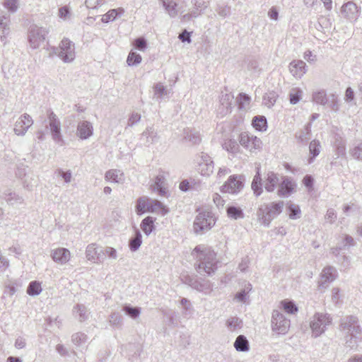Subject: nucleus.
<instances>
[{"mask_svg": "<svg viewBox=\"0 0 362 362\" xmlns=\"http://www.w3.org/2000/svg\"><path fill=\"white\" fill-rule=\"evenodd\" d=\"M277 95L275 93H269L264 96V102L268 107H272L276 103Z\"/></svg>", "mask_w": 362, "mask_h": 362, "instance_id": "nucleus-57", "label": "nucleus"}, {"mask_svg": "<svg viewBox=\"0 0 362 362\" xmlns=\"http://www.w3.org/2000/svg\"><path fill=\"white\" fill-rule=\"evenodd\" d=\"M102 252L103 255H105L110 259H116L117 258V252L114 247H105Z\"/></svg>", "mask_w": 362, "mask_h": 362, "instance_id": "nucleus-60", "label": "nucleus"}, {"mask_svg": "<svg viewBox=\"0 0 362 362\" xmlns=\"http://www.w3.org/2000/svg\"><path fill=\"white\" fill-rule=\"evenodd\" d=\"M243 320L236 316L230 317L226 321V326L229 332H238L242 327Z\"/></svg>", "mask_w": 362, "mask_h": 362, "instance_id": "nucleus-27", "label": "nucleus"}, {"mask_svg": "<svg viewBox=\"0 0 362 362\" xmlns=\"http://www.w3.org/2000/svg\"><path fill=\"white\" fill-rule=\"evenodd\" d=\"M48 33V30L45 28L35 24L31 25L28 32V40L30 47L33 49H37L40 44L45 41Z\"/></svg>", "mask_w": 362, "mask_h": 362, "instance_id": "nucleus-9", "label": "nucleus"}, {"mask_svg": "<svg viewBox=\"0 0 362 362\" xmlns=\"http://www.w3.org/2000/svg\"><path fill=\"white\" fill-rule=\"evenodd\" d=\"M9 25L10 16L7 13L0 16V31L1 32L0 39L4 44L6 43V37L10 33Z\"/></svg>", "mask_w": 362, "mask_h": 362, "instance_id": "nucleus-23", "label": "nucleus"}, {"mask_svg": "<svg viewBox=\"0 0 362 362\" xmlns=\"http://www.w3.org/2000/svg\"><path fill=\"white\" fill-rule=\"evenodd\" d=\"M122 322V316L118 313H113L110 315L109 322L112 326H119Z\"/></svg>", "mask_w": 362, "mask_h": 362, "instance_id": "nucleus-58", "label": "nucleus"}, {"mask_svg": "<svg viewBox=\"0 0 362 362\" xmlns=\"http://www.w3.org/2000/svg\"><path fill=\"white\" fill-rule=\"evenodd\" d=\"M192 288L205 294L209 293L211 291L210 282L204 279H197L196 282L192 284Z\"/></svg>", "mask_w": 362, "mask_h": 362, "instance_id": "nucleus-33", "label": "nucleus"}, {"mask_svg": "<svg viewBox=\"0 0 362 362\" xmlns=\"http://www.w3.org/2000/svg\"><path fill=\"white\" fill-rule=\"evenodd\" d=\"M313 101L317 104L325 105L328 103V96L326 94L325 90H320L315 91L313 93Z\"/></svg>", "mask_w": 362, "mask_h": 362, "instance_id": "nucleus-37", "label": "nucleus"}, {"mask_svg": "<svg viewBox=\"0 0 362 362\" xmlns=\"http://www.w3.org/2000/svg\"><path fill=\"white\" fill-rule=\"evenodd\" d=\"M284 206L283 201L262 204L257 210V216L261 223L268 227L271 221L282 212Z\"/></svg>", "mask_w": 362, "mask_h": 362, "instance_id": "nucleus-3", "label": "nucleus"}, {"mask_svg": "<svg viewBox=\"0 0 362 362\" xmlns=\"http://www.w3.org/2000/svg\"><path fill=\"white\" fill-rule=\"evenodd\" d=\"M3 6L8 12L14 13L18 9V0H4Z\"/></svg>", "mask_w": 362, "mask_h": 362, "instance_id": "nucleus-50", "label": "nucleus"}, {"mask_svg": "<svg viewBox=\"0 0 362 362\" xmlns=\"http://www.w3.org/2000/svg\"><path fill=\"white\" fill-rule=\"evenodd\" d=\"M136 212L141 215L146 212H158L165 215L168 212L165 206L159 201L147 197H141L136 201Z\"/></svg>", "mask_w": 362, "mask_h": 362, "instance_id": "nucleus-5", "label": "nucleus"}, {"mask_svg": "<svg viewBox=\"0 0 362 362\" xmlns=\"http://www.w3.org/2000/svg\"><path fill=\"white\" fill-rule=\"evenodd\" d=\"M296 184L293 180L287 176L282 177V180L279 183L277 194L279 197H288L293 192Z\"/></svg>", "mask_w": 362, "mask_h": 362, "instance_id": "nucleus-17", "label": "nucleus"}, {"mask_svg": "<svg viewBox=\"0 0 362 362\" xmlns=\"http://www.w3.org/2000/svg\"><path fill=\"white\" fill-rule=\"evenodd\" d=\"M279 183V178L278 175L273 172H269L265 180L264 181V186L267 192H272L275 190Z\"/></svg>", "mask_w": 362, "mask_h": 362, "instance_id": "nucleus-24", "label": "nucleus"}, {"mask_svg": "<svg viewBox=\"0 0 362 362\" xmlns=\"http://www.w3.org/2000/svg\"><path fill=\"white\" fill-rule=\"evenodd\" d=\"M215 223L216 220L211 212H199L194 221V231L197 234L204 233L210 230Z\"/></svg>", "mask_w": 362, "mask_h": 362, "instance_id": "nucleus-7", "label": "nucleus"}, {"mask_svg": "<svg viewBox=\"0 0 362 362\" xmlns=\"http://www.w3.org/2000/svg\"><path fill=\"white\" fill-rule=\"evenodd\" d=\"M141 136L146 139L145 144L147 145L156 143L158 140L157 132L153 127H148L142 133Z\"/></svg>", "mask_w": 362, "mask_h": 362, "instance_id": "nucleus-29", "label": "nucleus"}, {"mask_svg": "<svg viewBox=\"0 0 362 362\" xmlns=\"http://www.w3.org/2000/svg\"><path fill=\"white\" fill-rule=\"evenodd\" d=\"M303 91L300 88L293 89L290 94V103L293 105L298 103L301 99Z\"/></svg>", "mask_w": 362, "mask_h": 362, "instance_id": "nucleus-53", "label": "nucleus"}, {"mask_svg": "<svg viewBox=\"0 0 362 362\" xmlns=\"http://www.w3.org/2000/svg\"><path fill=\"white\" fill-rule=\"evenodd\" d=\"M327 105L333 111L337 112L339 110V100L337 95L335 94H330L328 96Z\"/></svg>", "mask_w": 362, "mask_h": 362, "instance_id": "nucleus-51", "label": "nucleus"}, {"mask_svg": "<svg viewBox=\"0 0 362 362\" xmlns=\"http://www.w3.org/2000/svg\"><path fill=\"white\" fill-rule=\"evenodd\" d=\"M202 12V11H201L200 9H196L194 8V9L191 12L182 15L180 16V20L182 22H188L191 21L192 18H197L199 15H201Z\"/></svg>", "mask_w": 362, "mask_h": 362, "instance_id": "nucleus-54", "label": "nucleus"}, {"mask_svg": "<svg viewBox=\"0 0 362 362\" xmlns=\"http://www.w3.org/2000/svg\"><path fill=\"white\" fill-rule=\"evenodd\" d=\"M223 148L231 153H237L239 152V144L234 139L226 141L223 144Z\"/></svg>", "mask_w": 362, "mask_h": 362, "instance_id": "nucleus-45", "label": "nucleus"}, {"mask_svg": "<svg viewBox=\"0 0 362 362\" xmlns=\"http://www.w3.org/2000/svg\"><path fill=\"white\" fill-rule=\"evenodd\" d=\"M240 144L250 151L259 150L262 148L260 139L247 132H242L239 136Z\"/></svg>", "mask_w": 362, "mask_h": 362, "instance_id": "nucleus-11", "label": "nucleus"}, {"mask_svg": "<svg viewBox=\"0 0 362 362\" xmlns=\"http://www.w3.org/2000/svg\"><path fill=\"white\" fill-rule=\"evenodd\" d=\"M234 348L237 351L246 352L250 349V343L244 335H238L235 339L234 344Z\"/></svg>", "mask_w": 362, "mask_h": 362, "instance_id": "nucleus-28", "label": "nucleus"}, {"mask_svg": "<svg viewBox=\"0 0 362 362\" xmlns=\"http://www.w3.org/2000/svg\"><path fill=\"white\" fill-rule=\"evenodd\" d=\"M133 45L136 49L144 52L147 47V42L144 37H141L134 40Z\"/></svg>", "mask_w": 362, "mask_h": 362, "instance_id": "nucleus-55", "label": "nucleus"}, {"mask_svg": "<svg viewBox=\"0 0 362 362\" xmlns=\"http://www.w3.org/2000/svg\"><path fill=\"white\" fill-rule=\"evenodd\" d=\"M252 124L253 127L259 132L266 131L267 128V121L264 116H255L252 119Z\"/></svg>", "mask_w": 362, "mask_h": 362, "instance_id": "nucleus-36", "label": "nucleus"}, {"mask_svg": "<svg viewBox=\"0 0 362 362\" xmlns=\"http://www.w3.org/2000/svg\"><path fill=\"white\" fill-rule=\"evenodd\" d=\"M192 255L197 260L196 269L200 274L211 275L217 269L216 254L204 245H197Z\"/></svg>", "mask_w": 362, "mask_h": 362, "instance_id": "nucleus-1", "label": "nucleus"}, {"mask_svg": "<svg viewBox=\"0 0 362 362\" xmlns=\"http://www.w3.org/2000/svg\"><path fill=\"white\" fill-rule=\"evenodd\" d=\"M219 101L218 114L223 117L232 112L234 95L231 93H222Z\"/></svg>", "mask_w": 362, "mask_h": 362, "instance_id": "nucleus-13", "label": "nucleus"}, {"mask_svg": "<svg viewBox=\"0 0 362 362\" xmlns=\"http://www.w3.org/2000/svg\"><path fill=\"white\" fill-rule=\"evenodd\" d=\"M154 97L157 99H163L168 95V90L162 83H157L153 87Z\"/></svg>", "mask_w": 362, "mask_h": 362, "instance_id": "nucleus-49", "label": "nucleus"}, {"mask_svg": "<svg viewBox=\"0 0 362 362\" xmlns=\"http://www.w3.org/2000/svg\"><path fill=\"white\" fill-rule=\"evenodd\" d=\"M250 101V97L248 95L243 93H240L237 98L238 108L240 110H245L248 107Z\"/></svg>", "mask_w": 362, "mask_h": 362, "instance_id": "nucleus-46", "label": "nucleus"}, {"mask_svg": "<svg viewBox=\"0 0 362 362\" xmlns=\"http://www.w3.org/2000/svg\"><path fill=\"white\" fill-rule=\"evenodd\" d=\"M50 56L56 55L64 63L73 62L76 57L75 45L68 38H64L58 47L50 48Z\"/></svg>", "mask_w": 362, "mask_h": 362, "instance_id": "nucleus-4", "label": "nucleus"}, {"mask_svg": "<svg viewBox=\"0 0 362 362\" xmlns=\"http://www.w3.org/2000/svg\"><path fill=\"white\" fill-rule=\"evenodd\" d=\"M351 154L354 158L362 160V142L351 150Z\"/></svg>", "mask_w": 362, "mask_h": 362, "instance_id": "nucleus-61", "label": "nucleus"}, {"mask_svg": "<svg viewBox=\"0 0 362 362\" xmlns=\"http://www.w3.org/2000/svg\"><path fill=\"white\" fill-rule=\"evenodd\" d=\"M6 201L8 204H21L23 202V198L16 192H8L4 193Z\"/></svg>", "mask_w": 362, "mask_h": 362, "instance_id": "nucleus-39", "label": "nucleus"}, {"mask_svg": "<svg viewBox=\"0 0 362 362\" xmlns=\"http://www.w3.org/2000/svg\"><path fill=\"white\" fill-rule=\"evenodd\" d=\"M354 98H355V94H354L353 89L351 87H348L345 91V95H344L345 102L347 103H353V104L355 105L356 103L354 102Z\"/></svg>", "mask_w": 362, "mask_h": 362, "instance_id": "nucleus-62", "label": "nucleus"}, {"mask_svg": "<svg viewBox=\"0 0 362 362\" xmlns=\"http://www.w3.org/2000/svg\"><path fill=\"white\" fill-rule=\"evenodd\" d=\"M216 12L221 17L226 18L230 14V7L226 5H219L216 8Z\"/></svg>", "mask_w": 362, "mask_h": 362, "instance_id": "nucleus-59", "label": "nucleus"}, {"mask_svg": "<svg viewBox=\"0 0 362 362\" xmlns=\"http://www.w3.org/2000/svg\"><path fill=\"white\" fill-rule=\"evenodd\" d=\"M332 321V317L327 313H315L309 320V326L312 331V337L317 338L322 335L327 329V327L331 325Z\"/></svg>", "mask_w": 362, "mask_h": 362, "instance_id": "nucleus-6", "label": "nucleus"}, {"mask_svg": "<svg viewBox=\"0 0 362 362\" xmlns=\"http://www.w3.org/2000/svg\"><path fill=\"white\" fill-rule=\"evenodd\" d=\"M33 124L32 117L28 114L24 113L16 122L13 131L16 135L23 136Z\"/></svg>", "mask_w": 362, "mask_h": 362, "instance_id": "nucleus-14", "label": "nucleus"}, {"mask_svg": "<svg viewBox=\"0 0 362 362\" xmlns=\"http://www.w3.org/2000/svg\"><path fill=\"white\" fill-rule=\"evenodd\" d=\"M88 337L83 332H76L71 336L72 342L78 347L83 346L88 341Z\"/></svg>", "mask_w": 362, "mask_h": 362, "instance_id": "nucleus-41", "label": "nucleus"}, {"mask_svg": "<svg viewBox=\"0 0 362 362\" xmlns=\"http://www.w3.org/2000/svg\"><path fill=\"white\" fill-rule=\"evenodd\" d=\"M51 257L57 264H64L69 261L71 254L68 249L59 247L52 251Z\"/></svg>", "mask_w": 362, "mask_h": 362, "instance_id": "nucleus-21", "label": "nucleus"}, {"mask_svg": "<svg viewBox=\"0 0 362 362\" xmlns=\"http://www.w3.org/2000/svg\"><path fill=\"white\" fill-rule=\"evenodd\" d=\"M288 211L289 213V218L291 219H297L300 218V207L294 204H289L288 206Z\"/></svg>", "mask_w": 362, "mask_h": 362, "instance_id": "nucleus-52", "label": "nucleus"}, {"mask_svg": "<svg viewBox=\"0 0 362 362\" xmlns=\"http://www.w3.org/2000/svg\"><path fill=\"white\" fill-rule=\"evenodd\" d=\"M93 133L92 124L88 121H81L78 123L76 135L83 140L90 138Z\"/></svg>", "mask_w": 362, "mask_h": 362, "instance_id": "nucleus-19", "label": "nucleus"}, {"mask_svg": "<svg viewBox=\"0 0 362 362\" xmlns=\"http://www.w3.org/2000/svg\"><path fill=\"white\" fill-rule=\"evenodd\" d=\"M244 187V178L241 175H230L225 184L221 187V191L223 193L238 194Z\"/></svg>", "mask_w": 362, "mask_h": 362, "instance_id": "nucleus-10", "label": "nucleus"}, {"mask_svg": "<svg viewBox=\"0 0 362 362\" xmlns=\"http://www.w3.org/2000/svg\"><path fill=\"white\" fill-rule=\"evenodd\" d=\"M105 178L107 181L115 183H122L124 181V175L119 170L112 169L105 173Z\"/></svg>", "mask_w": 362, "mask_h": 362, "instance_id": "nucleus-26", "label": "nucleus"}, {"mask_svg": "<svg viewBox=\"0 0 362 362\" xmlns=\"http://www.w3.org/2000/svg\"><path fill=\"white\" fill-rule=\"evenodd\" d=\"M162 3L163 6L171 18H175L178 13H182L183 11H180L181 8H177V4L173 0H159Z\"/></svg>", "mask_w": 362, "mask_h": 362, "instance_id": "nucleus-25", "label": "nucleus"}, {"mask_svg": "<svg viewBox=\"0 0 362 362\" xmlns=\"http://www.w3.org/2000/svg\"><path fill=\"white\" fill-rule=\"evenodd\" d=\"M49 127L52 134V139L59 143L62 141L61 134V122L58 117L52 111L48 114Z\"/></svg>", "mask_w": 362, "mask_h": 362, "instance_id": "nucleus-12", "label": "nucleus"}, {"mask_svg": "<svg viewBox=\"0 0 362 362\" xmlns=\"http://www.w3.org/2000/svg\"><path fill=\"white\" fill-rule=\"evenodd\" d=\"M74 314L80 322H83L88 318L89 312L86 307L83 304H77L73 310Z\"/></svg>", "mask_w": 362, "mask_h": 362, "instance_id": "nucleus-31", "label": "nucleus"}, {"mask_svg": "<svg viewBox=\"0 0 362 362\" xmlns=\"http://www.w3.org/2000/svg\"><path fill=\"white\" fill-rule=\"evenodd\" d=\"M184 139L192 144H197L201 141L200 134L198 131L192 129L184 130Z\"/></svg>", "mask_w": 362, "mask_h": 362, "instance_id": "nucleus-30", "label": "nucleus"}, {"mask_svg": "<svg viewBox=\"0 0 362 362\" xmlns=\"http://www.w3.org/2000/svg\"><path fill=\"white\" fill-rule=\"evenodd\" d=\"M141 56L134 51H131L127 57V63L129 66H136L141 63Z\"/></svg>", "mask_w": 362, "mask_h": 362, "instance_id": "nucleus-48", "label": "nucleus"}, {"mask_svg": "<svg viewBox=\"0 0 362 362\" xmlns=\"http://www.w3.org/2000/svg\"><path fill=\"white\" fill-rule=\"evenodd\" d=\"M98 249L99 248L95 247V244H90L88 245L86 250V254L88 260L95 259Z\"/></svg>", "mask_w": 362, "mask_h": 362, "instance_id": "nucleus-56", "label": "nucleus"}, {"mask_svg": "<svg viewBox=\"0 0 362 362\" xmlns=\"http://www.w3.org/2000/svg\"><path fill=\"white\" fill-rule=\"evenodd\" d=\"M339 329L346 338V346L351 349H356L361 339V327L355 315H346L341 318Z\"/></svg>", "mask_w": 362, "mask_h": 362, "instance_id": "nucleus-2", "label": "nucleus"}, {"mask_svg": "<svg viewBox=\"0 0 362 362\" xmlns=\"http://www.w3.org/2000/svg\"><path fill=\"white\" fill-rule=\"evenodd\" d=\"M42 291L41 283L37 281H32L27 288V293L31 296L39 295Z\"/></svg>", "mask_w": 362, "mask_h": 362, "instance_id": "nucleus-38", "label": "nucleus"}, {"mask_svg": "<svg viewBox=\"0 0 362 362\" xmlns=\"http://www.w3.org/2000/svg\"><path fill=\"white\" fill-rule=\"evenodd\" d=\"M151 188L153 191L157 192L160 196L167 194L165 177L163 173H160L156 176L153 183L151 185Z\"/></svg>", "mask_w": 362, "mask_h": 362, "instance_id": "nucleus-20", "label": "nucleus"}, {"mask_svg": "<svg viewBox=\"0 0 362 362\" xmlns=\"http://www.w3.org/2000/svg\"><path fill=\"white\" fill-rule=\"evenodd\" d=\"M291 74L297 78H300L306 72V64L302 60H293L289 64Z\"/></svg>", "mask_w": 362, "mask_h": 362, "instance_id": "nucleus-22", "label": "nucleus"}, {"mask_svg": "<svg viewBox=\"0 0 362 362\" xmlns=\"http://www.w3.org/2000/svg\"><path fill=\"white\" fill-rule=\"evenodd\" d=\"M124 11L123 8L118 9H112L110 10L107 13H106L102 18V21L105 23H107L109 21H112L116 19L117 16L119 14L124 13Z\"/></svg>", "mask_w": 362, "mask_h": 362, "instance_id": "nucleus-43", "label": "nucleus"}, {"mask_svg": "<svg viewBox=\"0 0 362 362\" xmlns=\"http://www.w3.org/2000/svg\"><path fill=\"white\" fill-rule=\"evenodd\" d=\"M192 4L196 9L204 11L209 6V1L206 0H192Z\"/></svg>", "mask_w": 362, "mask_h": 362, "instance_id": "nucleus-64", "label": "nucleus"}, {"mask_svg": "<svg viewBox=\"0 0 362 362\" xmlns=\"http://www.w3.org/2000/svg\"><path fill=\"white\" fill-rule=\"evenodd\" d=\"M142 236L139 230H136L134 237L129 240V247L132 252H136L142 243Z\"/></svg>", "mask_w": 362, "mask_h": 362, "instance_id": "nucleus-35", "label": "nucleus"}, {"mask_svg": "<svg viewBox=\"0 0 362 362\" xmlns=\"http://www.w3.org/2000/svg\"><path fill=\"white\" fill-rule=\"evenodd\" d=\"M283 309L288 314H295L298 312V307L291 300H284L281 302Z\"/></svg>", "mask_w": 362, "mask_h": 362, "instance_id": "nucleus-47", "label": "nucleus"}, {"mask_svg": "<svg viewBox=\"0 0 362 362\" xmlns=\"http://www.w3.org/2000/svg\"><path fill=\"white\" fill-rule=\"evenodd\" d=\"M156 218L152 216H147L142 220L141 223V228L143 232L146 235H149L151 232L154 230V221Z\"/></svg>", "mask_w": 362, "mask_h": 362, "instance_id": "nucleus-32", "label": "nucleus"}, {"mask_svg": "<svg viewBox=\"0 0 362 362\" xmlns=\"http://www.w3.org/2000/svg\"><path fill=\"white\" fill-rule=\"evenodd\" d=\"M105 0H86L85 4L88 8L95 9L102 6Z\"/></svg>", "mask_w": 362, "mask_h": 362, "instance_id": "nucleus-63", "label": "nucleus"}, {"mask_svg": "<svg viewBox=\"0 0 362 362\" xmlns=\"http://www.w3.org/2000/svg\"><path fill=\"white\" fill-rule=\"evenodd\" d=\"M262 178L260 177V175L259 173H257V175H255V176L254 177L251 185V187L255 196L258 197L262 194Z\"/></svg>", "mask_w": 362, "mask_h": 362, "instance_id": "nucleus-40", "label": "nucleus"}, {"mask_svg": "<svg viewBox=\"0 0 362 362\" xmlns=\"http://www.w3.org/2000/svg\"><path fill=\"white\" fill-rule=\"evenodd\" d=\"M197 170L204 176H209L214 171V162L206 153H202L197 161Z\"/></svg>", "mask_w": 362, "mask_h": 362, "instance_id": "nucleus-15", "label": "nucleus"}, {"mask_svg": "<svg viewBox=\"0 0 362 362\" xmlns=\"http://www.w3.org/2000/svg\"><path fill=\"white\" fill-rule=\"evenodd\" d=\"M337 271L332 266L325 267L320 274L319 287L326 288L328 284L334 281L337 277Z\"/></svg>", "mask_w": 362, "mask_h": 362, "instance_id": "nucleus-16", "label": "nucleus"}, {"mask_svg": "<svg viewBox=\"0 0 362 362\" xmlns=\"http://www.w3.org/2000/svg\"><path fill=\"white\" fill-rule=\"evenodd\" d=\"M320 144L317 140H313L309 145V151L310 153L312 155V157L309 159V163L313 162V160L319 155L320 152Z\"/></svg>", "mask_w": 362, "mask_h": 362, "instance_id": "nucleus-44", "label": "nucleus"}, {"mask_svg": "<svg viewBox=\"0 0 362 362\" xmlns=\"http://www.w3.org/2000/svg\"><path fill=\"white\" fill-rule=\"evenodd\" d=\"M290 320L286 318L284 315L277 310L272 314L271 327L272 332L277 334H286L290 328Z\"/></svg>", "mask_w": 362, "mask_h": 362, "instance_id": "nucleus-8", "label": "nucleus"}, {"mask_svg": "<svg viewBox=\"0 0 362 362\" xmlns=\"http://www.w3.org/2000/svg\"><path fill=\"white\" fill-rule=\"evenodd\" d=\"M341 11L343 16L351 21H356L360 13L358 6L353 1L344 4L341 7Z\"/></svg>", "mask_w": 362, "mask_h": 362, "instance_id": "nucleus-18", "label": "nucleus"}, {"mask_svg": "<svg viewBox=\"0 0 362 362\" xmlns=\"http://www.w3.org/2000/svg\"><path fill=\"white\" fill-rule=\"evenodd\" d=\"M124 313L133 320L138 318L141 314V309L139 307H133L130 304H124L122 306Z\"/></svg>", "mask_w": 362, "mask_h": 362, "instance_id": "nucleus-34", "label": "nucleus"}, {"mask_svg": "<svg viewBox=\"0 0 362 362\" xmlns=\"http://www.w3.org/2000/svg\"><path fill=\"white\" fill-rule=\"evenodd\" d=\"M226 211L228 216L231 218L236 220L244 217L243 211L240 207L230 206L227 208Z\"/></svg>", "mask_w": 362, "mask_h": 362, "instance_id": "nucleus-42", "label": "nucleus"}]
</instances>
